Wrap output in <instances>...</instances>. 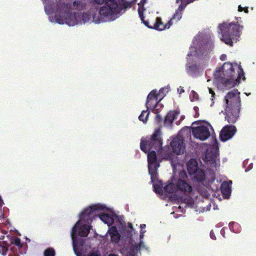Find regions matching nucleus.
I'll list each match as a JSON object with an SVG mask.
<instances>
[{
  "mask_svg": "<svg viewBox=\"0 0 256 256\" xmlns=\"http://www.w3.org/2000/svg\"><path fill=\"white\" fill-rule=\"evenodd\" d=\"M164 190L168 194L178 193L189 196L192 192L193 188L190 180L187 179L186 173L182 172L180 174L179 178L172 177L167 182Z\"/></svg>",
  "mask_w": 256,
  "mask_h": 256,
  "instance_id": "obj_1",
  "label": "nucleus"
},
{
  "mask_svg": "<svg viewBox=\"0 0 256 256\" xmlns=\"http://www.w3.org/2000/svg\"><path fill=\"white\" fill-rule=\"evenodd\" d=\"M240 92L233 90L225 96L226 118L229 123H234L239 117L240 109Z\"/></svg>",
  "mask_w": 256,
  "mask_h": 256,
  "instance_id": "obj_2",
  "label": "nucleus"
},
{
  "mask_svg": "<svg viewBox=\"0 0 256 256\" xmlns=\"http://www.w3.org/2000/svg\"><path fill=\"white\" fill-rule=\"evenodd\" d=\"M71 5L69 3L62 2L59 0L56 5L54 18L60 24L66 23L70 26L78 24L76 14L70 12Z\"/></svg>",
  "mask_w": 256,
  "mask_h": 256,
  "instance_id": "obj_3",
  "label": "nucleus"
},
{
  "mask_svg": "<svg viewBox=\"0 0 256 256\" xmlns=\"http://www.w3.org/2000/svg\"><path fill=\"white\" fill-rule=\"evenodd\" d=\"M104 207L100 204H94L85 208L80 215L81 220L87 223L92 222L96 217L98 216L100 220L110 226L114 222L113 217L108 214H96V212L102 210Z\"/></svg>",
  "mask_w": 256,
  "mask_h": 256,
  "instance_id": "obj_4",
  "label": "nucleus"
},
{
  "mask_svg": "<svg viewBox=\"0 0 256 256\" xmlns=\"http://www.w3.org/2000/svg\"><path fill=\"white\" fill-rule=\"evenodd\" d=\"M94 2L98 4H102L105 2V4L100 9V18L96 20V16H93L96 23L106 21L104 18L114 19L118 13V5L116 0H94Z\"/></svg>",
  "mask_w": 256,
  "mask_h": 256,
  "instance_id": "obj_5",
  "label": "nucleus"
},
{
  "mask_svg": "<svg viewBox=\"0 0 256 256\" xmlns=\"http://www.w3.org/2000/svg\"><path fill=\"white\" fill-rule=\"evenodd\" d=\"M235 72L232 64L224 63L221 68H218L214 74L216 79L225 83L226 86L229 88L234 86L236 84L234 80Z\"/></svg>",
  "mask_w": 256,
  "mask_h": 256,
  "instance_id": "obj_6",
  "label": "nucleus"
},
{
  "mask_svg": "<svg viewBox=\"0 0 256 256\" xmlns=\"http://www.w3.org/2000/svg\"><path fill=\"white\" fill-rule=\"evenodd\" d=\"M220 28L222 34V40L226 44L232 46L234 42H236L237 37L240 36V26L232 23L228 24L224 23L220 26Z\"/></svg>",
  "mask_w": 256,
  "mask_h": 256,
  "instance_id": "obj_7",
  "label": "nucleus"
},
{
  "mask_svg": "<svg viewBox=\"0 0 256 256\" xmlns=\"http://www.w3.org/2000/svg\"><path fill=\"white\" fill-rule=\"evenodd\" d=\"M208 54L206 50L204 48H200L198 52H196V56L198 58V64L190 66L186 68V72L190 76L196 77L202 74L207 62Z\"/></svg>",
  "mask_w": 256,
  "mask_h": 256,
  "instance_id": "obj_8",
  "label": "nucleus"
},
{
  "mask_svg": "<svg viewBox=\"0 0 256 256\" xmlns=\"http://www.w3.org/2000/svg\"><path fill=\"white\" fill-rule=\"evenodd\" d=\"M160 129H156L149 140L142 139L140 147L142 150L147 153L150 150H158L161 148L162 142Z\"/></svg>",
  "mask_w": 256,
  "mask_h": 256,
  "instance_id": "obj_9",
  "label": "nucleus"
},
{
  "mask_svg": "<svg viewBox=\"0 0 256 256\" xmlns=\"http://www.w3.org/2000/svg\"><path fill=\"white\" fill-rule=\"evenodd\" d=\"M187 170L192 179L194 182H202L206 179L205 172L198 167L196 160L191 158L187 164Z\"/></svg>",
  "mask_w": 256,
  "mask_h": 256,
  "instance_id": "obj_10",
  "label": "nucleus"
},
{
  "mask_svg": "<svg viewBox=\"0 0 256 256\" xmlns=\"http://www.w3.org/2000/svg\"><path fill=\"white\" fill-rule=\"evenodd\" d=\"M210 137L212 144L209 145V164L212 165V168L215 169L219 166V152L218 146L216 136L209 134V138Z\"/></svg>",
  "mask_w": 256,
  "mask_h": 256,
  "instance_id": "obj_11",
  "label": "nucleus"
},
{
  "mask_svg": "<svg viewBox=\"0 0 256 256\" xmlns=\"http://www.w3.org/2000/svg\"><path fill=\"white\" fill-rule=\"evenodd\" d=\"M182 10L181 6H180L178 9L176 11L175 14H174L172 18L168 22L164 24L160 18L156 17V22H154V28L158 30H162L166 28H168L172 24L174 20L176 22H178L180 20L182 16Z\"/></svg>",
  "mask_w": 256,
  "mask_h": 256,
  "instance_id": "obj_12",
  "label": "nucleus"
},
{
  "mask_svg": "<svg viewBox=\"0 0 256 256\" xmlns=\"http://www.w3.org/2000/svg\"><path fill=\"white\" fill-rule=\"evenodd\" d=\"M158 94L157 93V91L156 90H152L149 93L147 96L146 104V106L147 108V110H150L152 111L153 110L158 109L157 107L160 106V108L163 107L162 104H158L161 99L158 100Z\"/></svg>",
  "mask_w": 256,
  "mask_h": 256,
  "instance_id": "obj_13",
  "label": "nucleus"
},
{
  "mask_svg": "<svg viewBox=\"0 0 256 256\" xmlns=\"http://www.w3.org/2000/svg\"><path fill=\"white\" fill-rule=\"evenodd\" d=\"M192 133L194 137L202 140L208 138V128L205 126L192 127Z\"/></svg>",
  "mask_w": 256,
  "mask_h": 256,
  "instance_id": "obj_14",
  "label": "nucleus"
},
{
  "mask_svg": "<svg viewBox=\"0 0 256 256\" xmlns=\"http://www.w3.org/2000/svg\"><path fill=\"white\" fill-rule=\"evenodd\" d=\"M236 131V128L234 126H226L222 130L220 136L222 141H226L232 138Z\"/></svg>",
  "mask_w": 256,
  "mask_h": 256,
  "instance_id": "obj_15",
  "label": "nucleus"
},
{
  "mask_svg": "<svg viewBox=\"0 0 256 256\" xmlns=\"http://www.w3.org/2000/svg\"><path fill=\"white\" fill-rule=\"evenodd\" d=\"M172 151L176 154H184L185 150V146L182 140L178 138H174L170 142Z\"/></svg>",
  "mask_w": 256,
  "mask_h": 256,
  "instance_id": "obj_16",
  "label": "nucleus"
},
{
  "mask_svg": "<svg viewBox=\"0 0 256 256\" xmlns=\"http://www.w3.org/2000/svg\"><path fill=\"white\" fill-rule=\"evenodd\" d=\"M108 232L110 236V240L112 242L115 244L118 243L120 240V236L118 231L117 228L115 226H112L110 228Z\"/></svg>",
  "mask_w": 256,
  "mask_h": 256,
  "instance_id": "obj_17",
  "label": "nucleus"
},
{
  "mask_svg": "<svg viewBox=\"0 0 256 256\" xmlns=\"http://www.w3.org/2000/svg\"><path fill=\"white\" fill-rule=\"evenodd\" d=\"M178 113L176 111H170L166 116L164 119V124L166 126H170L174 120L176 118Z\"/></svg>",
  "mask_w": 256,
  "mask_h": 256,
  "instance_id": "obj_18",
  "label": "nucleus"
},
{
  "mask_svg": "<svg viewBox=\"0 0 256 256\" xmlns=\"http://www.w3.org/2000/svg\"><path fill=\"white\" fill-rule=\"evenodd\" d=\"M232 182H224L221 184V191L223 195L225 196L226 198L228 197L231 192L230 185Z\"/></svg>",
  "mask_w": 256,
  "mask_h": 256,
  "instance_id": "obj_19",
  "label": "nucleus"
},
{
  "mask_svg": "<svg viewBox=\"0 0 256 256\" xmlns=\"http://www.w3.org/2000/svg\"><path fill=\"white\" fill-rule=\"evenodd\" d=\"M148 172L151 176V178H152L157 174V170L160 166V164L158 162H148Z\"/></svg>",
  "mask_w": 256,
  "mask_h": 256,
  "instance_id": "obj_20",
  "label": "nucleus"
},
{
  "mask_svg": "<svg viewBox=\"0 0 256 256\" xmlns=\"http://www.w3.org/2000/svg\"><path fill=\"white\" fill-rule=\"evenodd\" d=\"M91 226L83 224L78 228V234L82 237H86L88 236Z\"/></svg>",
  "mask_w": 256,
  "mask_h": 256,
  "instance_id": "obj_21",
  "label": "nucleus"
},
{
  "mask_svg": "<svg viewBox=\"0 0 256 256\" xmlns=\"http://www.w3.org/2000/svg\"><path fill=\"white\" fill-rule=\"evenodd\" d=\"M140 244H135L132 246L130 250L129 256H135L138 251L140 249Z\"/></svg>",
  "mask_w": 256,
  "mask_h": 256,
  "instance_id": "obj_22",
  "label": "nucleus"
},
{
  "mask_svg": "<svg viewBox=\"0 0 256 256\" xmlns=\"http://www.w3.org/2000/svg\"><path fill=\"white\" fill-rule=\"evenodd\" d=\"M10 242L11 244L17 246L18 248L22 246V244L21 243L20 238L16 236H12L10 238Z\"/></svg>",
  "mask_w": 256,
  "mask_h": 256,
  "instance_id": "obj_23",
  "label": "nucleus"
},
{
  "mask_svg": "<svg viewBox=\"0 0 256 256\" xmlns=\"http://www.w3.org/2000/svg\"><path fill=\"white\" fill-rule=\"evenodd\" d=\"M148 110H142L141 114L138 116L139 120L142 122L144 123L146 122L148 118L150 112H148Z\"/></svg>",
  "mask_w": 256,
  "mask_h": 256,
  "instance_id": "obj_24",
  "label": "nucleus"
},
{
  "mask_svg": "<svg viewBox=\"0 0 256 256\" xmlns=\"http://www.w3.org/2000/svg\"><path fill=\"white\" fill-rule=\"evenodd\" d=\"M148 162H158L157 156L154 150H152L148 154Z\"/></svg>",
  "mask_w": 256,
  "mask_h": 256,
  "instance_id": "obj_25",
  "label": "nucleus"
},
{
  "mask_svg": "<svg viewBox=\"0 0 256 256\" xmlns=\"http://www.w3.org/2000/svg\"><path fill=\"white\" fill-rule=\"evenodd\" d=\"M152 112L156 114L154 120H155L156 122L158 124H160L162 122V118L160 116V115L159 114V113H160L159 108L153 110Z\"/></svg>",
  "mask_w": 256,
  "mask_h": 256,
  "instance_id": "obj_26",
  "label": "nucleus"
},
{
  "mask_svg": "<svg viewBox=\"0 0 256 256\" xmlns=\"http://www.w3.org/2000/svg\"><path fill=\"white\" fill-rule=\"evenodd\" d=\"M55 251L52 248H46L44 252V256H55Z\"/></svg>",
  "mask_w": 256,
  "mask_h": 256,
  "instance_id": "obj_27",
  "label": "nucleus"
},
{
  "mask_svg": "<svg viewBox=\"0 0 256 256\" xmlns=\"http://www.w3.org/2000/svg\"><path fill=\"white\" fill-rule=\"evenodd\" d=\"M190 98L192 102H194L198 100V94L194 90H192L190 94Z\"/></svg>",
  "mask_w": 256,
  "mask_h": 256,
  "instance_id": "obj_28",
  "label": "nucleus"
},
{
  "mask_svg": "<svg viewBox=\"0 0 256 256\" xmlns=\"http://www.w3.org/2000/svg\"><path fill=\"white\" fill-rule=\"evenodd\" d=\"M154 188L156 193L160 194H163V189L159 185L155 184L154 185Z\"/></svg>",
  "mask_w": 256,
  "mask_h": 256,
  "instance_id": "obj_29",
  "label": "nucleus"
},
{
  "mask_svg": "<svg viewBox=\"0 0 256 256\" xmlns=\"http://www.w3.org/2000/svg\"><path fill=\"white\" fill-rule=\"evenodd\" d=\"M8 250V248L4 246L0 245V254L4 256L6 255Z\"/></svg>",
  "mask_w": 256,
  "mask_h": 256,
  "instance_id": "obj_30",
  "label": "nucleus"
},
{
  "mask_svg": "<svg viewBox=\"0 0 256 256\" xmlns=\"http://www.w3.org/2000/svg\"><path fill=\"white\" fill-rule=\"evenodd\" d=\"M8 256H20L19 252L17 250H15L14 248H10Z\"/></svg>",
  "mask_w": 256,
  "mask_h": 256,
  "instance_id": "obj_31",
  "label": "nucleus"
},
{
  "mask_svg": "<svg viewBox=\"0 0 256 256\" xmlns=\"http://www.w3.org/2000/svg\"><path fill=\"white\" fill-rule=\"evenodd\" d=\"M123 2L121 4V7L122 8H130L132 6V4L130 2H124L123 0H122Z\"/></svg>",
  "mask_w": 256,
  "mask_h": 256,
  "instance_id": "obj_32",
  "label": "nucleus"
},
{
  "mask_svg": "<svg viewBox=\"0 0 256 256\" xmlns=\"http://www.w3.org/2000/svg\"><path fill=\"white\" fill-rule=\"evenodd\" d=\"M90 18V16L87 13H83L82 15V20L85 23L88 22Z\"/></svg>",
  "mask_w": 256,
  "mask_h": 256,
  "instance_id": "obj_33",
  "label": "nucleus"
},
{
  "mask_svg": "<svg viewBox=\"0 0 256 256\" xmlns=\"http://www.w3.org/2000/svg\"><path fill=\"white\" fill-rule=\"evenodd\" d=\"M215 178V175L214 172V169H212V170L211 172L209 170V180L210 179L212 181H214Z\"/></svg>",
  "mask_w": 256,
  "mask_h": 256,
  "instance_id": "obj_34",
  "label": "nucleus"
},
{
  "mask_svg": "<svg viewBox=\"0 0 256 256\" xmlns=\"http://www.w3.org/2000/svg\"><path fill=\"white\" fill-rule=\"evenodd\" d=\"M142 22L148 28H154L155 30L154 27V24H153V26H150L148 22V21L144 20V21H142Z\"/></svg>",
  "mask_w": 256,
  "mask_h": 256,
  "instance_id": "obj_35",
  "label": "nucleus"
},
{
  "mask_svg": "<svg viewBox=\"0 0 256 256\" xmlns=\"http://www.w3.org/2000/svg\"><path fill=\"white\" fill-rule=\"evenodd\" d=\"M238 10L239 12H242L244 10L246 13L248 12V8L247 7L243 8L240 6H239Z\"/></svg>",
  "mask_w": 256,
  "mask_h": 256,
  "instance_id": "obj_36",
  "label": "nucleus"
},
{
  "mask_svg": "<svg viewBox=\"0 0 256 256\" xmlns=\"http://www.w3.org/2000/svg\"><path fill=\"white\" fill-rule=\"evenodd\" d=\"M138 14L142 21H144V17L143 12H141L140 10H138Z\"/></svg>",
  "mask_w": 256,
  "mask_h": 256,
  "instance_id": "obj_37",
  "label": "nucleus"
},
{
  "mask_svg": "<svg viewBox=\"0 0 256 256\" xmlns=\"http://www.w3.org/2000/svg\"><path fill=\"white\" fill-rule=\"evenodd\" d=\"M204 160L205 162H208V148L206 149Z\"/></svg>",
  "mask_w": 256,
  "mask_h": 256,
  "instance_id": "obj_38",
  "label": "nucleus"
},
{
  "mask_svg": "<svg viewBox=\"0 0 256 256\" xmlns=\"http://www.w3.org/2000/svg\"><path fill=\"white\" fill-rule=\"evenodd\" d=\"M76 234V228L75 226H74L72 227V230L71 235L72 236H73Z\"/></svg>",
  "mask_w": 256,
  "mask_h": 256,
  "instance_id": "obj_39",
  "label": "nucleus"
},
{
  "mask_svg": "<svg viewBox=\"0 0 256 256\" xmlns=\"http://www.w3.org/2000/svg\"><path fill=\"white\" fill-rule=\"evenodd\" d=\"M208 90H209V93H210V94H212V97H214V92H213V90H212V89L210 88H209V89H208Z\"/></svg>",
  "mask_w": 256,
  "mask_h": 256,
  "instance_id": "obj_40",
  "label": "nucleus"
},
{
  "mask_svg": "<svg viewBox=\"0 0 256 256\" xmlns=\"http://www.w3.org/2000/svg\"><path fill=\"white\" fill-rule=\"evenodd\" d=\"M88 256H100L96 252H92Z\"/></svg>",
  "mask_w": 256,
  "mask_h": 256,
  "instance_id": "obj_41",
  "label": "nucleus"
},
{
  "mask_svg": "<svg viewBox=\"0 0 256 256\" xmlns=\"http://www.w3.org/2000/svg\"><path fill=\"white\" fill-rule=\"evenodd\" d=\"M3 204H4V202H3L1 196H0V207H2Z\"/></svg>",
  "mask_w": 256,
  "mask_h": 256,
  "instance_id": "obj_42",
  "label": "nucleus"
},
{
  "mask_svg": "<svg viewBox=\"0 0 256 256\" xmlns=\"http://www.w3.org/2000/svg\"><path fill=\"white\" fill-rule=\"evenodd\" d=\"M226 58V55H222L221 56H220V59L222 60H225Z\"/></svg>",
  "mask_w": 256,
  "mask_h": 256,
  "instance_id": "obj_43",
  "label": "nucleus"
},
{
  "mask_svg": "<svg viewBox=\"0 0 256 256\" xmlns=\"http://www.w3.org/2000/svg\"><path fill=\"white\" fill-rule=\"evenodd\" d=\"M2 207H0V218H4V214L1 212Z\"/></svg>",
  "mask_w": 256,
  "mask_h": 256,
  "instance_id": "obj_44",
  "label": "nucleus"
},
{
  "mask_svg": "<svg viewBox=\"0 0 256 256\" xmlns=\"http://www.w3.org/2000/svg\"><path fill=\"white\" fill-rule=\"evenodd\" d=\"M128 227L131 229H133V226L132 224H128Z\"/></svg>",
  "mask_w": 256,
  "mask_h": 256,
  "instance_id": "obj_45",
  "label": "nucleus"
},
{
  "mask_svg": "<svg viewBox=\"0 0 256 256\" xmlns=\"http://www.w3.org/2000/svg\"><path fill=\"white\" fill-rule=\"evenodd\" d=\"M146 228V224H140V228Z\"/></svg>",
  "mask_w": 256,
  "mask_h": 256,
  "instance_id": "obj_46",
  "label": "nucleus"
},
{
  "mask_svg": "<svg viewBox=\"0 0 256 256\" xmlns=\"http://www.w3.org/2000/svg\"><path fill=\"white\" fill-rule=\"evenodd\" d=\"M194 109L196 112H197V110H198V108L197 106H194Z\"/></svg>",
  "mask_w": 256,
  "mask_h": 256,
  "instance_id": "obj_47",
  "label": "nucleus"
},
{
  "mask_svg": "<svg viewBox=\"0 0 256 256\" xmlns=\"http://www.w3.org/2000/svg\"><path fill=\"white\" fill-rule=\"evenodd\" d=\"M164 88H162L160 89V92H163V90H164Z\"/></svg>",
  "mask_w": 256,
  "mask_h": 256,
  "instance_id": "obj_48",
  "label": "nucleus"
},
{
  "mask_svg": "<svg viewBox=\"0 0 256 256\" xmlns=\"http://www.w3.org/2000/svg\"><path fill=\"white\" fill-rule=\"evenodd\" d=\"M142 236H143V234H142V232H140V238H142Z\"/></svg>",
  "mask_w": 256,
  "mask_h": 256,
  "instance_id": "obj_49",
  "label": "nucleus"
},
{
  "mask_svg": "<svg viewBox=\"0 0 256 256\" xmlns=\"http://www.w3.org/2000/svg\"><path fill=\"white\" fill-rule=\"evenodd\" d=\"M210 236H211L212 238H213L214 235H212V232H210Z\"/></svg>",
  "mask_w": 256,
  "mask_h": 256,
  "instance_id": "obj_50",
  "label": "nucleus"
},
{
  "mask_svg": "<svg viewBox=\"0 0 256 256\" xmlns=\"http://www.w3.org/2000/svg\"><path fill=\"white\" fill-rule=\"evenodd\" d=\"M108 256H117L114 254H110Z\"/></svg>",
  "mask_w": 256,
  "mask_h": 256,
  "instance_id": "obj_51",
  "label": "nucleus"
},
{
  "mask_svg": "<svg viewBox=\"0 0 256 256\" xmlns=\"http://www.w3.org/2000/svg\"><path fill=\"white\" fill-rule=\"evenodd\" d=\"M208 126H209V127H210V128L213 130L212 128V126H210V124H208Z\"/></svg>",
  "mask_w": 256,
  "mask_h": 256,
  "instance_id": "obj_52",
  "label": "nucleus"
},
{
  "mask_svg": "<svg viewBox=\"0 0 256 256\" xmlns=\"http://www.w3.org/2000/svg\"><path fill=\"white\" fill-rule=\"evenodd\" d=\"M206 198H207L208 197V195L206 194H205Z\"/></svg>",
  "mask_w": 256,
  "mask_h": 256,
  "instance_id": "obj_53",
  "label": "nucleus"
},
{
  "mask_svg": "<svg viewBox=\"0 0 256 256\" xmlns=\"http://www.w3.org/2000/svg\"><path fill=\"white\" fill-rule=\"evenodd\" d=\"M76 4V2L75 1V2H74V5L75 6Z\"/></svg>",
  "mask_w": 256,
  "mask_h": 256,
  "instance_id": "obj_54",
  "label": "nucleus"
},
{
  "mask_svg": "<svg viewBox=\"0 0 256 256\" xmlns=\"http://www.w3.org/2000/svg\"><path fill=\"white\" fill-rule=\"evenodd\" d=\"M74 252H76V249H75L74 247Z\"/></svg>",
  "mask_w": 256,
  "mask_h": 256,
  "instance_id": "obj_55",
  "label": "nucleus"
}]
</instances>
